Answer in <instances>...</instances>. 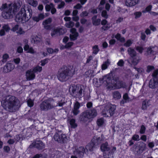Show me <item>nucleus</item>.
I'll use <instances>...</instances> for the list:
<instances>
[{"label": "nucleus", "instance_id": "obj_1", "mask_svg": "<svg viewBox=\"0 0 158 158\" xmlns=\"http://www.w3.org/2000/svg\"><path fill=\"white\" fill-rule=\"evenodd\" d=\"M2 106L6 110L14 111L20 106V102L14 96H8L2 102Z\"/></svg>", "mask_w": 158, "mask_h": 158}, {"label": "nucleus", "instance_id": "obj_2", "mask_svg": "<svg viewBox=\"0 0 158 158\" xmlns=\"http://www.w3.org/2000/svg\"><path fill=\"white\" fill-rule=\"evenodd\" d=\"M20 7V4L18 2L11 3L8 6L6 4H4L2 5L0 10H4L2 14L3 17L5 19H9L13 17Z\"/></svg>", "mask_w": 158, "mask_h": 158}, {"label": "nucleus", "instance_id": "obj_3", "mask_svg": "<svg viewBox=\"0 0 158 158\" xmlns=\"http://www.w3.org/2000/svg\"><path fill=\"white\" fill-rule=\"evenodd\" d=\"M32 15V10L28 8L27 12L24 8H22L19 13L16 15L15 20L19 23H24L28 21Z\"/></svg>", "mask_w": 158, "mask_h": 158}, {"label": "nucleus", "instance_id": "obj_4", "mask_svg": "<svg viewBox=\"0 0 158 158\" xmlns=\"http://www.w3.org/2000/svg\"><path fill=\"white\" fill-rule=\"evenodd\" d=\"M112 76L111 73H109L105 76L102 80H100L101 82L103 83L107 88L110 89H118L122 87V83L119 81H116V83L114 85H113L110 83V79Z\"/></svg>", "mask_w": 158, "mask_h": 158}, {"label": "nucleus", "instance_id": "obj_5", "mask_svg": "<svg viewBox=\"0 0 158 158\" xmlns=\"http://www.w3.org/2000/svg\"><path fill=\"white\" fill-rule=\"evenodd\" d=\"M115 109V106L108 104L104 106L102 110V114L105 117L111 116L114 113Z\"/></svg>", "mask_w": 158, "mask_h": 158}, {"label": "nucleus", "instance_id": "obj_6", "mask_svg": "<svg viewBox=\"0 0 158 158\" xmlns=\"http://www.w3.org/2000/svg\"><path fill=\"white\" fill-rule=\"evenodd\" d=\"M97 115L96 110L93 109L89 111H86L84 112L81 116V119L85 122L88 119L93 118Z\"/></svg>", "mask_w": 158, "mask_h": 158}, {"label": "nucleus", "instance_id": "obj_7", "mask_svg": "<svg viewBox=\"0 0 158 158\" xmlns=\"http://www.w3.org/2000/svg\"><path fill=\"white\" fill-rule=\"evenodd\" d=\"M103 140V136L102 135L101 136V137L95 136L92 139L91 143L86 146V149L90 151H92L95 146L98 145Z\"/></svg>", "mask_w": 158, "mask_h": 158}, {"label": "nucleus", "instance_id": "obj_8", "mask_svg": "<svg viewBox=\"0 0 158 158\" xmlns=\"http://www.w3.org/2000/svg\"><path fill=\"white\" fill-rule=\"evenodd\" d=\"M69 75V71L67 69H61L58 71L57 77L58 79L61 81H66Z\"/></svg>", "mask_w": 158, "mask_h": 158}, {"label": "nucleus", "instance_id": "obj_9", "mask_svg": "<svg viewBox=\"0 0 158 158\" xmlns=\"http://www.w3.org/2000/svg\"><path fill=\"white\" fill-rule=\"evenodd\" d=\"M66 32V30L63 27H58L54 29L52 31L51 35L52 37H56L63 34Z\"/></svg>", "mask_w": 158, "mask_h": 158}, {"label": "nucleus", "instance_id": "obj_10", "mask_svg": "<svg viewBox=\"0 0 158 158\" xmlns=\"http://www.w3.org/2000/svg\"><path fill=\"white\" fill-rule=\"evenodd\" d=\"M55 106V105L52 104V101L50 102V103L48 101L43 102L40 105L41 109L43 110H48L49 109L53 108Z\"/></svg>", "mask_w": 158, "mask_h": 158}, {"label": "nucleus", "instance_id": "obj_11", "mask_svg": "<svg viewBox=\"0 0 158 158\" xmlns=\"http://www.w3.org/2000/svg\"><path fill=\"white\" fill-rule=\"evenodd\" d=\"M66 136L61 131L56 133L54 136L55 140L59 142H63L66 139Z\"/></svg>", "mask_w": 158, "mask_h": 158}, {"label": "nucleus", "instance_id": "obj_12", "mask_svg": "<svg viewBox=\"0 0 158 158\" xmlns=\"http://www.w3.org/2000/svg\"><path fill=\"white\" fill-rule=\"evenodd\" d=\"M70 38L72 40H75L77 39L79 36V34L75 28H72L70 30Z\"/></svg>", "mask_w": 158, "mask_h": 158}, {"label": "nucleus", "instance_id": "obj_13", "mask_svg": "<svg viewBox=\"0 0 158 158\" xmlns=\"http://www.w3.org/2000/svg\"><path fill=\"white\" fill-rule=\"evenodd\" d=\"M101 24L103 26L101 27V29L104 31L108 30L111 27L110 24L108 23L107 20L105 19L102 20Z\"/></svg>", "mask_w": 158, "mask_h": 158}, {"label": "nucleus", "instance_id": "obj_14", "mask_svg": "<svg viewBox=\"0 0 158 158\" xmlns=\"http://www.w3.org/2000/svg\"><path fill=\"white\" fill-rule=\"evenodd\" d=\"M80 106V104L77 101L74 103L73 109L72 110L73 115H76L80 112L79 109Z\"/></svg>", "mask_w": 158, "mask_h": 158}, {"label": "nucleus", "instance_id": "obj_15", "mask_svg": "<svg viewBox=\"0 0 158 158\" xmlns=\"http://www.w3.org/2000/svg\"><path fill=\"white\" fill-rule=\"evenodd\" d=\"M45 9L47 11H49L51 10V13L52 14H55L56 11L54 5L52 3L50 4H47L45 6Z\"/></svg>", "mask_w": 158, "mask_h": 158}, {"label": "nucleus", "instance_id": "obj_16", "mask_svg": "<svg viewBox=\"0 0 158 158\" xmlns=\"http://www.w3.org/2000/svg\"><path fill=\"white\" fill-rule=\"evenodd\" d=\"M35 73L32 69L27 71L26 74L27 79L30 80L34 79L35 77Z\"/></svg>", "mask_w": 158, "mask_h": 158}, {"label": "nucleus", "instance_id": "obj_17", "mask_svg": "<svg viewBox=\"0 0 158 158\" xmlns=\"http://www.w3.org/2000/svg\"><path fill=\"white\" fill-rule=\"evenodd\" d=\"M85 151V149L84 147H81L77 148L73 152L75 155H76L80 157H82L84 152Z\"/></svg>", "mask_w": 158, "mask_h": 158}, {"label": "nucleus", "instance_id": "obj_18", "mask_svg": "<svg viewBox=\"0 0 158 158\" xmlns=\"http://www.w3.org/2000/svg\"><path fill=\"white\" fill-rule=\"evenodd\" d=\"M52 22V19L51 18H49L48 19L44 20L43 22V25L44 28L48 30L51 28V25L50 24Z\"/></svg>", "mask_w": 158, "mask_h": 158}, {"label": "nucleus", "instance_id": "obj_19", "mask_svg": "<svg viewBox=\"0 0 158 158\" xmlns=\"http://www.w3.org/2000/svg\"><path fill=\"white\" fill-rule=\"evenodd\" d=\"M149 86L152 88H154L158 86V80L156 77L151 79L149 82Z\"/></svg>", "mask_w": 158, "mask_h": 158}, {"label": "nucleus", "instance_id": "obj_20", "mask_svg": "<svg viewBox=\"0 0 158 158\" xmlns=\"http://www.w3.org/2000/svg\"><path fill=\"white\" fill-rule=\"evenodd\" d=\"M12 30L19 35L23 34L25 33V31L21 27L18 25H16L12 29Z\"/></svg>", "mask_w": 158, "mask_h": 158}, {"label": "nucleus", "instance_id": "obj_21", "mask_svg": "<svg viewBox=\"0 0 158 158\" xmlns=\"http://www.w3.org/2000/svg\"><path fill=\"white\" fill-rule=\"evenodd\" d=\"M15 66L13 64L8 63L4 67V71L5 73H7L11 71L14 68Z\"/></svg>", "mask_w": 158, "mask_h": 158}, {"label": "nucleus", "instance_id": "obj_22", "mask_svg": "<svg viewBox=\"0 0 158 158\" xmlns=\"http://www.w3.org/2000/svg\"><path fill=\"white\" fill-rule=\"evenodd\" d=\"M106 121L104 118H101L97 119V124L99 127H105L106 125Z\"/></svg>", "mask_w": 158, "mask_h": 158}, {"label": "nucleus", "instance_id": "obj_23", "mask_svg": "<svg viewBox=\"0 0 158 158\" xmlns=\"http://www.w3.org/2000/svg\"><path fill=\"white\" fill-rule=\"evenodd\" d=\"M139 1V0H125V2L126 6H132L137 4Z\"/></svg>", "mask_w": 158, "mask_h": 158}, {"label": "nucleus", "instance_id": "obj_24", "mask_svg": "<svg viewBox=\"0 0 158 158\" xmlns=\"http://www.w3.org/2000/svg\"><path fill=\"white\" fill-rule=\"evenodd\" d=\"M41 41L40 38L36 35H33L31 36V41L32 44H37Z\"/></svg>", "mask_w": 158, "mask_h": 158}, {"label": "nucleus", "instance_id": "obj_25", "mask_svg": "<svg viewBox=\"0 0 158 158\" xmlns=\"http://www.w3.org/2000/svg\"><path fill=\"white\" fill-rule=\"evenodd\" d=\"M97 16H94L92 18L93 24L95 26L98 25L100 23L101 19H97Z\"/></svg>", "mask_w": 158, "mask_h": 158}, {"label": "nucleus", "instance_id": "obj_26", "mask_svg": "<svg viewBox=\"0 0 158 158\" xmlns=\"http://www.w3.org/2000/svg\"><path fill=\"white\" fill-rule=\"evenodd\" d=\"M107 143H105L102 144L101 146V149L102 152L108 151L109 150L110 148L108 147Z\"/></svg>", "mask_w": 158, "mask_h": 158}, {"label": "nucleus", "instance_id": "obj_27", "mask_svg": "<svg viewBox=\"0 0 158 158\" xmlns=\"http://www.w3.org/2000/svg\"><path fill=\"white\" fill-rule=\"evenodd\" d=\"M44 144L43 143L40 141H37L36 142L34 146L40 149H42L44 148Z\"/></svg>", "mask_w": 158, "mask_h": 158}, {"label": "nucleus", "instance_id": "obj_28", "mask_svg": "<svg viewBox=\"0 0 158 158\" xmlns=\"http://www.w3.org/2000/svg\"><path fill=\"white\" fill-rule=\"evenodd\" d=\"M128 54L131 57L135 56L136 55V52L135 51L131 48H129L127 50Z\"/></svg>", "mask_w": 158, "mask_h": 158}, {"label": "nucleus", "instance_id": "obj_29", "mask_svg": "<svg viewBox=\"0 0 158 158\" xmlns=\"http://www.w3.org/2000/svg\"><path fill=\"white\" fill-rule=\"evenodd\" d=\"M113 96L114 98L115 99H120L121 96L119 93L118 91H115L113 93Z\"/></svg>", "mask_w": 158, "mask_h": 158}, {"label": "nucleus", "instance_id": "obj_30", "mask_svg": "<svg viewBox=\"0 0 158 158\" xmlns=\"http://www.w3.org/2000/svg\"><path fill=\"white\" fill-rule=\"evenodd\" d=\"M115 38L118 40L122 42H123L125 41V39L124 37H121V35L119 33L117 34L115 36Z\"/></svg>", "mask_w": 158, "mask_h": 158}, {"label": "nucleus", "instance_id": "obj_31", "mask_svg": "<svg viewBox=\"0 0 158 158\" xmlns=\"http://www.w3.org/2000/svg\"><path fill=\"white\" fill-rule=\"evenodd\" d=\"M32 69L35 73L40 72L42 70V68L39 65H37L34 67Z\"/></svg>", "mask_w": 158, "mask_h": 158}, {"label": "nucleus", "instance_id": "obj_32", "mask_svg": "<svg viewBox=\"0 0 158 158\" xmlns=\"http://www.w3.org/2000/svg\"><path fill=\"white\" fill-rule=\"evenodd\" d=\"M149 106V102L147 101H144L143 102L142 108L143 110H145Z\"/></svg>", "mask_w": 158, "mask_h": 158}, {"label": "nucleus", "instance_id": "obj_33", "mask_svg": "<svg viewBox=\"0 0 158 158\" xmlns=\"http://www.w3.org/2000/svg\"><path fill=\"white\" fill-rule=\"evenodd\" d=\"M70 124L72 128H75L77 127V125L75 123V120L73 119L70 120Z\"/></svg>", "mask_w": 158, "mask_h": 158}, {"label": "nucleus", "instance_id": "obj_34", "mask_svg": "<svg viewBox=\"0 0 158 158\" xmlns=\"http://www.w3.org/2000/svg\"><path fill=\"white\" fill-rule=\"evenodd\" d=\"M28 2L30 5L34 7H35L38 4L37 1L34 0H28Z\"/></svg>", "mask_w": 158, "mask_h": 158}, {"label": "nucleus", "instance_id": "obj_35", "mask_svg": "<svg viewBox=\"0 0 158 158\" xmlns=\"http://www.w3.org/2000/svg\"><path fill=\"white\" fill-rule=\"evenodd\" d=\"M9 55L6 53H5L2 56V61L4 63L6 62L7 59L9 58Z\"/></svg>", "mask_w": 158, "mask_h": 158}, {"label": "nucleus", "instance_id": "obj_36", "mask_svg": "<svg viewBox=\"0 0 158 158\" xmlns=\"http://www.w3.org/2000/svg\"><path fill=\"white\" fill-rule=\"evenodd\" d=\"M133 40L131 39H129L124 44V45L126 47H128L130 46L132 44Z\"/></svg>", "mask_w": 158, "mask_h": 158}, {"label": "nucleus", "instance_id": "obj_37", "mask_svg": "<svg viewBox=\"0 0 158 158\" xmlns=\"http://www.w3.org/2000/svg\"><path fill=\"white\" fill-rule=\"evenodd\" d=\"M109 64L110 63L108 60L104 63L102 65V69L105 70L106 69Z\"/></svg>", "mask_w": 158, "mask_h": 158}, {"label": "nucleus", "instance_id": "obj_38", "mask_svg": "<svg viewBox=\"0 0 158 158\" xmlns=\"http://www.w3.org/2000/svg\"><path fill=\"white\" fill-rule=\"evenodd\" d=\"M93 53L96 55L97 54L99 51L98 46L97 45H95L93 47Z\"/></svg>", "mask_w": 158, "mask_h": 158}, {"label": "nucleus", "instance_id": "obj_39", "mask_svg": "<svg viewBox=\"0 0 158 158\" xmlns=\"http://www.w3.org/2000/svg\"><path fill=\"white\" fill-rule=\"evenodd\" d=\"M58 49H56L54 50L51 48H48L47 49V52L49 53H57L58 51Z\"/></svg>", "mask_w": 158, "mask_h": 158}, {"label": "nucleus", "instance_id": "obj_40", "mask_svg": "<svg viewBox=\"0 0 158 158\" xmlns=\"http://www.w3.org/2000/svg\"><path fill=\"white\" fill-rule=\"evenodd\" d=\"M74 25V23L72 21H69V22L66 23L65 24V26L69 28H71L73 27Z\"/></svg>", "mask_w": 158, "mask_h": 158}, {"label": "nucleus", "instance_id": "obj_41", "mask_svg": "<svg viewBox=\"0 0 158 158\" xmlns=\"http://www.w3.org/2000/svg\"><path fill=\"white\" fill-rule=\"evenodd\" d=\"M102 17L106 19H107L108 17V15L107 14V12L106 10H103L101 13Z\"/></svg>", "mask_w": 158, "mask_h": 158}, {"label": "nucleus", "instance_id": "obj_42", "mask_svg": "<svg viewBox=\"0 0 158 158\" xmlns=\"http://www.w3.org/2000/svg\"><path fill=\"white\" fill-rule=\"evenodd\" d=\"M82 89H80L78 92L77 93V94H76V97L77 98H80L82 96Z\"/></svg>", "mask_w": 158, "mask_h": 158}, {"label": "nucleus", "instance_id": "obj_43", "mask_svg": "<svg viewBox=\"0 0 158 158\" xmlns=\"http://www.w3.org/2000/svg\"><path fill=\"white\" fill-rule=\"evenodd\" d=\"M27 103L28 106L29 107H31L34 105L33 101L30 99H28L27 101Z\"/></svg>", "mask_w": 158, "mask_h": 158}, {"label": "nucleus", "instance_id": "obj_44", "mask_svg": "<svg viewBox=\"0 0 158 158\" xmlns=\"http://www.w3.org/2000/svg\"><path fill=\"white\" fill-rule=\"evenodd\" d=\"M48 60H49L48 59L46 58L41 60L40 61V63H41V65L42 66H44L45 64L48 63Z\"/></svg>", "mask_w": 158, "mask_h": 158}, {"label": "nucleus", "instance_id": "obj_45", "mask_svg": "<svg viewBox=\"0 0 158 158\" xmlns=\"http://www.w3.org/2000/svg\"><path fill=\"white\" fill-rule=\"evenodd\" d=\"M73 44V42H69L66 44L65 45L66 48H71Z\"/></svg>", "mask_w": 158, "mask_h": 158}, {"label": "nucleus", "instance_id": "obj_46", "mask_svg": "<svg viewBox=\"0 0 158 158\" xmlns=\"http://www.w3.org/2000/svg\"><path fill=\"white\" fill-rule=\"evenodd\" d=\"M132 139L133 140L135 141H139V136L137 135H134L132 137Z\"/></svg>", "mask_w": 158, "mask_h": 158}, {"label": "nucleus", "instance_id": "obj_47", "mask_svg": "<svg viewBox=\"0 0 158 158\" xmlns=\"http://www.w3.org/2000/svg\"><path fill=\"white\" fill-rule=\"evenodd\" d=\"M2 29H3L6 32H8L10 29V28L8 27L7 25H5L2 27Z\"/></svg>", "mask_w": 158, "mask_h": 158}, {"label": "nucleus", "instance_id": "obj_48", "mask_svg": "<svg viewBox=\"0 0 158 158\" xmlns=\"http://www.w3.org/2000/svg\"><path fill=\"white\" fill-rule=\"evenodd\" d=\"M152 8V6L151 5H149L146 8L145 10L143 11V12L144 13L146 12H148L150 11Z\"/></svg>", "mask_w": 158, "mask_h": 158}, {"label": "nucleus", "instance_id": "obj_49", "mask_svg": "<svg viewBox=\"0 0 158 158\" xmlns=\"http://www.w3.org/2000/svg\"><path fill=\"white\" fill-rule=\"evenodd\" d=\"M154 69V67L153 66H148L147 67V71L148 73L150 72L151 71L153 70Z\"/></svg>", "mask_w": 158, "mask_h": 158}, {"label": "nucleus", "instance_id": "obj_50", "mask_svg": "<svg viewBox=\"0 0 158 158\" xmlns=\"http://www.w3.org/2000/svg\"><path fill=\"white\" fill-rule=\"evenodd\" d=\"M142 13L140 12H135L134 15L135 16V18H136L139 17L141 15Z\"/></svg>", "mask_w": 158, "mask_h": 158}, {"label": "nucleus", "instance_id": "obj_51", "mask_svg": "<svg viewBox=\"0 0 158 158\" xmlns=\"http://www.w3.org/2000/svg\"><path fill=\"white\" fill-rule=\"evenodd\" d=\"M123 98L124 100L127 102H128L129 101L128 95L127 94H125L123 96Z\"/></svg>", "mask_w": 158, "mask_h": 158}, {"label": "nucleus", "instance_id": "obj_52", "mask_svg": "<svg viewBox=\"0 0 158 158\" xmlns=\"http://www.w3.org/2000/svg\"><path fill=\"white\" fill-rule=\"evenodd\" d=\"M145 127L143 125L142 126L140 131V133L141 134L144 133L145 132Z\"/></svg>", "mask_w": 158, "mask_h": 158}, {"label": "nucleus", "instance_id": "obj_53", "mask_svg": "<svg viewBox=\"0 0 158 158\" xmlns=\"http://www.w3.org/2000/svg\"><path fill=\"white\" fill-rule=\"evenodd\" d=\"M27 52L31 53H34L35 52L33 48L30 47L27 51Z\"/></svg>", "mask_w": 158, "mask_h": 158}, {"label": "nucleus", "instance_id": "obj_54", "mask_svg": "<svg viewBox=\"0 0 158 158\" xmlns=\"http://www.w3.org/2000/svg\"><path fill=\"white\" fill-rule=\"evenodd\" d=\"M124 64L123 60H120L117 63V64L118 66H122Z\"/></svg>", "mask_w": 158, "mask_h": 158}, {"label": "nucleus", "instance_id": "obj_55", "mask_svg": "<svg viewBox=\"0 0 158 158\" xmlns=\"http://www.w3.org/2000/svg\"><path fill=\"white\" fill-rule=\"evenodd\" d=\"M136 50L139 52L142 53L143 52V48L142 47L138 46L136 48Z\"/></svg>", "mask_w": 158, "mask_h": 158}, {"label": "nucleus", "instance_id": "obj_56", "mask_svg": "<svg viewBox=\"0 0 158 158\" xmlns=\"http://www.w3.org/2000/svg\"><path fill=\"white\" fill-rule=\"evenodd\" d=\"M17 52L19 53H21L23 52V48L21 47H19L17 48Z\"/></svg>", "mask_w": 158, "mask_h": 158}, {"label": "nucleus", "instance_id": "obj_57", "mask_svg": "<svg viewBox=\"0 0 158 158\" xmlns=\"http://www.w3.org/2000/svg\"><path fill=\"white\" fill-rule=\"evenodd\" d=\"M88 13L86 11L83 12L80 15L82 17H83L87 16Z\"/></svg>", "mask_w": 158, "mask_h": 158}, {"label": "nucleus", "instance_id": "obj_58", "mask_svg": "<svg viewBox=\"0 0 158 158\" xmlns=\"http://www.w3.org/2000/svg\"><path fill=\"white\" fill-rule=\"evenodd\" d=\"M65 3L64 2H61L60 4H59L58 6V8L59 9L62 8L64 5Z\"/></svg>", "mask_w": 158, "mask_h": 158}, {"label": "nucleus", "instance_id": "obj_59", "mask_svg": "<svg viewBox=\"0 0 158 158\" xmlns=\"http://www.w3.org/2000/svg\"><path fill=\"white\" fill-rule=\"evenodd\" d=\"M132 62L134 64H136L138 62V60L136 59H134L132 58L131 59Z\"/></svg>", "mask_w": 158, "mask_h": 158}, {"label": "nucleus", "instance_id": "obj_60", "mask_svg": "<svg viewBox=\"0 0 158 158\" xmlns=\"http://www.w3.org/2000/svg\"><path fill=\"white\" fill-rule=\"evenodd\" d=\"M38 16L40 20L43 19L45 17L44 15L43 14H40Z\"/></svg>", "mask_w": 158, "mask_h": 158}, {"label": "nucleus", "instance_id": "obj_61", "mask_svg": "<svg viewBox=\"0 0 158 158\" xmlns=\"http://www.w3.org/2000/svg\"><path fill=\"white\" fill-rule=\"evenodd\" d=\"M13 60H14V62L15 63H16V64H18L20 62V58H17L14 59Z\"/></svg>", "mask_w": 158, "mask_h": 158}, {"label": "nucleus", "instance_id": "obj_62", "mask_svg": "<svg viewBox=\"0 0 158 158\" xmlns=\"http://www.w3.org/2000/svg\"><path fill=\"white\" fill-rule=\"evenodd\" d=\"M116 151V148L113 147L111 150L110 151L109 153L113 154Z\"/></svg>", "mask_w": 158, "mask_h": 158}, {"label": "nucleus", "instance_id": "obj_63", "mask_svg": "<svg viewBox=\"0 0 158 158\" xmlns=\"http://www.w3.org/2000/svg\"><path fill=\"white\" fill-rule=\"evenodd\" d=\"M73 19L74 21H77L79 20V18L77 15L73 16Z\"/></svg>", "mask_w": 158, "mask_h": 158}, {"label": "nucleus", "instance_id": "obj_64", "mask_svg": "<svg viewBox=\"0 0 158 158\" xmlns=\"http://www.w3.org/2000/svg\"><path fill=\"white\" fill-rule=\"evenodd\" d=\"M33 19L34 21L37 22L39 21L40 20L38 16L33 17Z\"/></svg>", "mask_w": 158, "mask_h": 158}]
</instances>
